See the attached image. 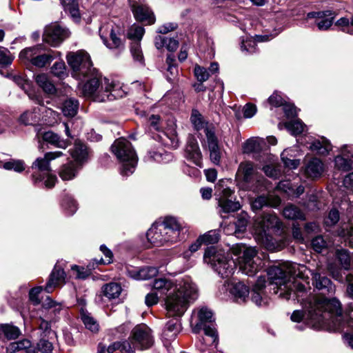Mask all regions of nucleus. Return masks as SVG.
Here are the masks:
<instances>
[{
	"label": "nucleus",
	"instance_id": "1",
	"mask_svg": "<svg viewBox=\"0 0 353 353\" xmlns=\"http://www.w3.org/2000/svg\"><path fill=\"white\" fill-rule=\"evenodd\" d=\"M268 276L270 283L275 284L274 293L286 300H289L291 293L288 290L295 289L298 296L307 297L309 274L312 276V285L323 294H333L335 286L325 276L308 269L305 265L292 262H285L279 266H272L268 269Z\"/></svg>",
	"mask_w": 353,
	"mask_h": 353
},
{
	"label": "nucleus",
	"instance_id": "2",
	"mask_svg": "<svg viewBox=\"0 0 353 353\" xmlns=\"http://www.w3.org/2000/svg\"><path fill=\"white\" fill-rule=\"evenodd\" d=\"M288 291L291 293L289 299H297L304 309L303 312L295 310L292 313L291 316L292 321L299 323L302 319H305L309 325L314 329H319L330 324L335 327L340 325L342 309L341 303L336 299H328L321 296H298L294 293V288Z\"/></svg>",
	"mask_w": 353,
	"mask_h": 353
},
{
	"label": "nucleus",
	"instance_id": "3",
	"mask_svg": "<svg viewBox=\"0 0 353 353\" xmlns=\"http://www.w3.org/2000/svg\"><path fill=\"white\" fill-rule=\"evenodd\" d=\"M83 79H86V81L79 83L80 93L94 101H112L125 95V92L119 83H115L106 78L102 79L101 75L97 70L88 73Z\"/></svg>",
	"mask_w": 353,
	"mask_h": 353
},
{
	"label": "nucleus",
	"instance_id": "4",
	"mask_svg": "<svg viewBox=\"0 0 353 353\" xmlns=\"http://www.w3.org/2000/svg\"><path fill=\"white\" fill-rule=\"evenodd\" d=\"M172 292L165 299V306L170 316H181L189 304L198 296L196 285L189 278L177 281Z\"/></svg>",
	"mask_w": 353,
	"mask_h": 353
},
{
	"label": "nucleus",
	"instance_id": "5",
	"mask_svg": "<svg viewBox=\"0 0 353 353\" xmlns=\"http://www.w3.org/2000/svg\"><path fill=\"white\" fill-rule=\"evenodd\" d=\"M203 261L222 278H229L236 268V263L230 252L213 246L205 250Z\"/></svg>",
	"mask_w": 353,
	"mask_h": 353
},
{
	"label": "nucleus",
	"instance_id": "6",
	"mask_svg": "<svg viewBox=\"0 0 353 353\" xmlns=\"http://www.w3.org/2000/svg\"><path fill=\"white\" fill-rule=\"evenodd\" d=\"M111 151L121 163V174L123 176L132 174L137 165L138 157L131 143L123 137L119 138L112 144Z\"/></svg>",
	"mask_w": 353,
	"mask_h": 353
},
{
	"label": "nucleus",
	"instance_id": "7",
	"mask_svg": "<svg viewBox=\"0 0 353 353\" xmlns=\"http://www.w3.org/2000/svg\"><path fill=\"white\" fill-rule=\"evenodd\" d=\"M237 259L239 270L250 276L254 275L262 267V261L257 256V250L254 247L245 245H236L232 248Z\"/></svg>",
	"mask_w": 353,
	"mask_h": 353
},
{
	"label": "nucleus",
	"instance_id": "8",
	"mask_svg": "<svg viewBox=\"0 0 353 353\" xmlns=\"http://www.w3.org/2000/svg\"><path fill=\"white\" fill-rule=\"evenodd\" d=\"M61 152H47L43 157L37 158L32 165L33 170L32 177L34 183L44 180L46 188H52L57 181L56 175L51 173L50 162L61 156Z\"/></svg>",
	"mask_w": 353,
	"mask_h": 353
},
{
	"label": "nucleus",
	"instance_id": "9",
	"mask_svg": "<svg viewBox=\"0 0 353 353\" xmlns=\"http://www.w3.org/2000/svg\"><path fill=\"white\" fill-rule=\"evenodd\" d=\"M282 223L274 213L263 214L256 223L254 227V238L268 249L274 248L270 230H280Z\"/></svg>",
	"mask_w": 353,
	"mask_h": 353
},
{
	"label": "nucleus",
	"instance_id": "10",
	"mask_svg": "<svg viewBox=\"0 0 353 353\" xmlns=\"http://www.w3.org/2000/svg\"><path fill=\"white\" fill-rule=\"evenodd\" d=\"M236 178L238 185L244 190L258 192L262 184L261 177L250 161L242 162L239 164Z\"/></svg>",
	"mask_w": 353,
	"mask_h": 353
},
{
	"label": "nucleus",
	"instance_id": "11",
	"mask_svg": "<svg viewBox=\"0 0 353 353\" xmlns=\"http://www.w3.org/2000/svg\"><path fill=\"white\" fill-rule=\"evenodd\" d=\"M67 61L72 70V77L79 80H83L88 73L96 70L92 67L90 55L84 50L69 52Z\"/></svg>",
	"mask_w": 353,
	"mask_h": 353
},
{
	"label": "nucleus",
	"instance_id": "12",
	"mask_svg": "<svg viewBox=\"0 0 353 353\" xmlns=\"http://www.w3.org/2000/svg\"><path fill=\"white\" fill-rule=\"evenodd\" d=\"M214 321L212 311L207 307H201L198 310L197 322L192 330L194 333H199L203 330L205 334L211 338V343H214L218 339Z\"/></svg>",
	"mask_w": 353,
	"mask_h": 353
},
{
	"label": "nucleus",
	"instance_id": "13",
	"mask_svg": "<svg viewBox=\"0 0 353 353\" xmlns=\"http://www.w3.org/2000/svg\"><path fill=\"white\" fill-rule=\"evenodd\" d=\"M70 34L69 30L65 27L58 23H52L45 28L43 40L50 46L57 47L68 38Z\"/></svg>",
	"mask_w": 353,
	"mask_h": 353
},
{
	"label": "nucleus",
	"instance_id": "14",
	"mask_svg": "<svg viewBox=\"0 0 353 353\" xmlns=\"http://www.w3.org/2000/svg\"><path fill=\"white\" fill-rule=\"evenodd\" d=\"M130 336L134 343V345L138 347V350H146L152 346L154 338L152 334L151 329L145 324H139L136 325L132 330Z\"/></svg>",
	"mask_w": 353,
	"mask_h": 353
},
{
	"label": "nucleus",
	"instance_id": "15",
	"mask_svg": "<svg viewBox=\"0 0 353 353\" xmlns=\"http://www.w3.org/2000/svg\"><path fill=\"white\" fill-rule=\"evenodd\" d=\"M216 193L218 205L219 208V213H230L239 210L241 205L239 201H235L234 196V192L230 188H223L217 190Z\"/></svg>",
	"mask_w": 353,
	"mask_h": 353
},
{
	"label": "nucleus",
	"instance_id": "16",
	"mask_svg": "<svg viewBox=\"0 0 353 353\" xmlns=\"http://www.w3.org/2000/svg\"><path fill=\"white\" fill-rule=\"evenodd\" d=\"M172 288L173 283L170 280L164 278L155 279L152 285V292L145 296L146 305L152 306L157 304L159 298L168 294Z\"/></svg>",
	"mask_w": 353,
	"mask_h": 353
},
{
	"label": "nucleus",
	"instance_id": "17",
	"mask_svg": "<svg viewBox=\"0 0 353 353\" xmlns=\"http://www.w3.org/2000/svg\"><path fill=\"white\" fill-rule=\"evenodd\" d=\"M118 27L114 28L112 22L103 24L99 28V34L103 43L110 49H119L123 47L122 40L117 37Z\"/></svg>",
	"mask_w": 353,
	"mask_h": 353
},
{
	"label": "nucleus",
	"instance_id": "18",
	"mask_svg": "<svg viewBox=\"0 0 353 353\" xmlns=\"http://www.w3.org/2000/svg\"><path fill=\"white\" fill-rule=\"evenodd\" d=\"M185 156L188 160L191 161L196 166L203 167L201 152L199 147L197 139L192 134H190L188 137Z\"/></svg>",
	"mask_w": 353,
	"mask_h": 353
},
{
	"label": "nucleus",
	"instance_id": "19",
	"mask_svg": "<svg viewBox=\"0 0 353 353\" xmlns=\"http://www.w3.org/2000/svg\"><path fill=\"white\" fill-rule=\"evenodd\" d=\"M205 137L206 140L203 137H201L203 139V146L208 148L211 161L215 165H219L222 151L217 137L215 134H205Z\"/></svg>",
	"mask_w": 353,
	"mask_h": 353
},
{
	"label": "nucleus",
	"instance_id": "20",
	"mask_svg": "<svg viewBox=\"0 0 353 353\" xmlns=\"http://www.w3.org/2000/svg\"><path fill=\"white\" fill-rule=\"evenodd\" d=\"M165 228L162 221L154 223L146 234L148 241L155 246H161L166 243H170L167 241L168 233L165 232Z\"/></svg>",
	"mask_w": 353,
	"mask_h": 353
},
{
	"label": "nucleus",
	"instance_id": "21",
	"mask_svg": "<svg viewBox=\"0 0 353 353\" xmlns=\"http://www.w3.org/2000/svg\"><path fill=\"white\" fill-rule=\"evenodd\" d=\"M163 227L165 228L167 241L170 243H176L179 240L181 232L183 230L182 224L179 221L173 216H168L162 221Z\"/></svg>",
	"mask_w": 353,
	"mask_h": 353
},
{
	"label": "nucleus",
	"instance_id": "22",
	"mask_svg": "<svg viewBox=\"0 0 353 353\" xmlns=\"http://www.w3.org/2000/svg\"><path fill=\"white\" fill-rule=\"evenodd\" d=\"M228 290L236 303H245L248 299L250 288L243 282L232 281L228 283Z\"/></svg>",
	"mask_w": 353,
	"mask_h": 353
},
{
	"label": "nucleus",
	"instance_id": "23",
	"mask_svg": "<svg viewBox=\"0 0 353 353\" xmlns=\"http://www.w3.org/2000/svg\"><path fill=\"white\" fill-rule=\"evenodd\" d=\"M335 166L341 170L349 171L353 168V146L345 145L341 154L335 157Z\"/></svg>",
	"mask_w": 353,
	"mask_h": 353
},
{
	"label": "nucleus",
	"instance_id": "24",
	"mask_svg": "<svg viewBox=\"0 0 353 353\" xmlns=\"http://www.w3.org/2000/svg\"><path fill=\"white\" fill-rule=\"evenodd\" d=\"M73 161L81 166H83L88 161L90 149L80 140H75L73 148L69 150Z\"/></svg>",
	"mask_w": 353,
	"mask_h": 353
},
{
	"label": "nucleus",
	"instance_id": "25",
	"mask_svg": "<svg viewBox=\"0 0 353 353\" xmlns=\"http://www.w3.org/2000/svg\"><path fill=\"white\" fill-rule=\"evenodd\" d=\"M41 136H38L39 141L41 139L43 142L50 145L65 148L70 143L71 139H74L71 134H40Z\"/></svg>",
	"mask_w": 353,
	"mask_h": 353
},
{
	"label": "nucleus",
	"instance_id": "26",
	"mask_svg": "<svg viewBox=\"0 0 353 353\" xmlns=\"http://www.w3.org/2000/svg\"><path fill=\"white\" fill-rule=\"evenodd\" d=\"M65 273L61 265L57 263L45 287V290L48 293L52 292L55 288L65 283Z\"/></svg>",
	"mask_w": 353,
	"mask_h": 353
},
{
	"label": "nucleus",
	"instance_id": "27",
	"mask_svg": "<svg viewBox=\"0 0 353 353\" xmlns=\"http://www.w3.org/2000/svg\"><path fill=\"white\" fill-rule=\"evenodd\" d=\"M305 175L310 179L320 177L324 171V165L318 158H312L305 163L303 168Z\"/></svg>",
	"mask_w": 353,
	"mask_h": 353
},
{
	"label": "nucleus",
	"instance_id": "28",
	"mask_svg": "<svg viewBox=\"0 0 353 353\" xmlns=\"http://www.w3.org/2000/svg\"><path fill=\"white\" fill-rule=\"evenodd\" d=\"M82 166L70 160L60 167L59 175L63 181H70L77 176Z\"/></svg>",
	"mask_w": 353,
	"mask_h": 353
},
{
	"label": "nucleus",
	"instance_id": "29",
	"mask_svg": "<svg viewBox=\"0 0 353 353\" xmlns=\"http://www.w3.org/2000/svg\"><path fill=\"white\" fill-rule=\"evenodd\" d=\"M132 12L135 19L147 24H152L155 21L153 12L145 5H134Z\"/></svg>",
	"mask_w": 353,
	"mask_h": 353
},
{
	"label": "nucleus",
	"instance_id": "30",
	"mask_svg": "<svg viewBox=\"0 0 353 353\" xmlns=\"http://www.w3.org/2000/svg\"><path fill=\"white\" fill-rule=\"evenodd\" d=\"M181 329V323L178 319L168 321L163 330L162 339L168 343L174 340Z\"/></svg>",
	"mask_w": 353,
	"mask_h": 353
},
{
	"label": "nucleus",
	"instance_id": "31",
	"mask_svg": "<svg viewBox=\"0 0 353 353\" xmlns=\"http://www.w3.org/2000/svg\"><path fill=\"white\" fill-rule=\"evenodd\" d=\"M280 203L281 199L278 196H259L252 202V208L254 210H259L264 206L276 208L279 206Z\"/></svg>",
	"mask_w": 353,
	"mask_h": 353
},
{
	"label": "nucleus",
	"instance_id": "32",
	"mask_svg": "<svg viewBox=\"0 0 353 353\" xmlns=\"http://www.w3.org/2000/svg\"><path fill=\"white\" fill-rule=\"evenodd\" d=\"M44 109V105H40L34 108L32 110L26 111L20 117V122L24 125H35L39 123L41 118V111Z\"/></svg>",
	"mask_w": 353,
	"mask_h": 353
},
{
	"label": "nucleus",
	"instance_id": "33",
	"mask_svg": "<svg viewBox=\"0 0 353 353\" xmlns=\"http://www.w3.org/2000/svg\"><path fill=\"white\" fill-rule=\"evenodd\" d=\"M152 139L161 145L173 149L177 148L180 143L177 134H154Z\"/></svg>",
	"mask_w": 353,
	"mask_h": 353
},
{
	"label": "nucleus",
	"instance_id": "34",
	"mask_svg": "<svg viewBox=\"0 0 353 353\" xmlns=\"http://www.w3.org/2000/svg\"><path fill=\"white\" fill-rule=\"evenodd\" d=\"M60 55L61 53L57 51H49L48 53L41 54V50H39L32 65L37 68H43L50 64L56 57Z\"/></svg>",
	"mask_w": 353,
	"mask_h": 353
},
{
	"label": "nucleus",
	"instance_id": "35",
	"mask_svg": "<svg viewBox=\"0 0 353 353\" xmlns=\"http://www.w3.org/2000/svg\"><path fill=\"white\" fill-rule=\"evenodd\" d=\"M39 50H41L40 46L26 48L20 52L19 59L25 65H32Z\"/></svg>",
	"mask_w": 353,
	"mask_h": 353
},
{
	"label": "nucleus",
	"instance_id": "36",
	"mask_svg": "<svg viewBox=\"0 0 353 353\" xmlns=\"http://www.w3.org/2000/svg\"><path fill=\"white\" fill-rule=\"evenodd\" d=\"M278 129L280 131L286 130L291 132H303L308 130L307 125L299 119L290 122L279 123Z\"/></svg>",
	"mask_w": 353,
	"mask_h": 353
},
{
	"label": "nucleus",
	"instance_id": "37",
	"mask_svg": "<svg viewBox=\"0 0 353 353\" xmlns=\"http://www.w3.org/2000/svg\"><path fill=\"white\" fill-rule=\"evenodd\" d=\"M35 81L38 86L43 91L49 94H53L56 92V88L53 83L50 80L46 74H39L35 77Z\"/></svg>",
	"mask_w": 353,
	"mask_h": 353
},
{
	"label": "nucleus",
	"instance_id": "38",
	"mask_svg": "<svg viewBox=\"0 0 353 353\" xmlns=\"http://www.w3.org/2000/svg\"><path fill=\"white\" fill-rule=\"evenodd\" d=\"M190 121L196 130H203L205 132H212L208 127V122L205 121L202 114L197 110L193 109L192 110Z\"/></svg>",
	"mask_w": 353,
	"mask_h": 353
},
{
	"label": "nucleus",
	"instance_id": "39",
	"mask_svg": "<svg viewBox=\"0 0 353 353\" xmlns=\"http://www.w3.org/2000/svg\"><path fill=\"white\" fill-rule=\"evenodd\" d=\"M265 143L263 140L256 137L249 139L243 145L245 153L259 152L263 150Z\"/></svg>",
	"mask_w": 353,
	"mask_h": 353
},
{
	"label": "nucleus",
	"instance_id": "40",
	"mask_svg": "<svg viewBox=\"0 0 353 353\" xmlns=\"http://www.w3.org/2000/svg\"><path fill=\"white\" fill-rule=\"evenodd\" d=\"M121 291V286L117 283H109L102 287L103 294L109 299L118 298Z\"/></svg>",
	"mask_w": 353,
	"mask_h": 353
},
{
	"label": "nucleus",
	"instance_id": "41",
	"mask_svg": "<svg viewBox=\"0 0 353 353\" xmlns=\"http://www.w3.org/2000/svg\"><path fill=\"white\" fill-rule=\"evenodd\" d=\"M283 215L288 219H305L304 213L297 206L292 204H289L284 208Z\"/></svg>",
	"mask_w": 353,
	"mask_h": 353
},
{
	"label": "nucleus",
	"instance_id": "42",
	"mask_svg": "<svg viewBox=\"0 0 353 353\" xmlns=\"http://www.w3.org/2000/svg\"><path fill=\"white\" fill-rule=\"evenodd\" d=\"M336 256L344 269L349 270L353 268V259L347 250L343 249L337 250Z\"/></svg>",
	"mask_w": 353,
	"mask_h": 353
},
{
	"label": "nucleus",
	"instance_id": "43",
	"mask_svg": "<svg viewBox=\"0 0 353 353\" xmlns=\"http://www.w3.org/2000/svg\"><path fill=\"white\" fill-rule=\"evenodd\" d=\"M79 101L74 99L65 100L62 106V112L66 117H74L77 113Z\"/></svg>",
	"mask_w": 353,
	"mask_h": 353
},
{
	"label": "nucleus",
	"instance_id": "44",
	"mask_svg": "<svg viewBox=\"0 0 353 353\" xmlns=\"http://www.w3.org/2000/svg\"><path fill=\"white\" fill-rule=\"evenodd\" d=\"M148 156L151 160H153L158 163H165L170 161L172 159V154L164 150L150 151L148 152Z\"/></svg>",
	"mask_w": 353,
	"mask_h": 353
},
{
	"label": "nucleus",
	"instance_id": "45",
	"mask_svg": "<svg viewBox=\"0 0 353 353\" xmlns=\"http://www.w3.org/2000/svg\"><path fill=\"white\" fill-rule=\"evenodd\" d=\"M61 1L65 10L70 12L74 21H79L80 19V13L78 4L76 3L75 0H70L67 1V2L65 0H61Z\"/></svg>",
	"mask_w": 353,
	"mask_h": 353
},
{
	"label": "nucleus",
	"instance_id": "46",
	"mask_svg": "<svg viewBox=\"0 0 353 353\" xmlns=\"http://www.w3.org/2000/svg\"><path fill=\"white\" fill-rule=\"evenodd\" d=\"M144 33L145 29L142 26L133 24L128 31V37L132 41L140 42Z\"/></svg>",
	"mask_w": 353,
	"mask_h": 353
},
{
	"label": "nucleus",
	"instance_id": "47",
	"mask_svg": "<svg viewBox=\"0 0 353 353\" xmlns=\"http://www.w3.org/2000/svg\"><path fill=\"white\" fill-rule=\"evenodd\" d=\"M0 331L8 339H15L21 334V331L17 326L9 324L0 325Z\"/></svg>",
	"mask_w": 353,
	"mask_h": 353
},
{
	"label": "nucleus",
	"instance_id": "48",
	"mask_svg": "<svg viewBox=\"0 0 353 353\" xmlns=\"http://www.w3.org/2000/svg\"><path fill=\"white\" fill-rule=\"evenodd\" d=\"M31 346V343L28 339H23L21 341L11 343L7 347L8 353H14L16 352L29 349Z\"/></svg>",
	"mask_w": 353,
	"mask_h": 353
},
{
	"label": "nucleus",
	"instance_id": "49",
	"mask_svg": "<svg viewBox=\"0 0 353 353\" xmlns=\"http://www.w3.org/2000/svg\"><path fill=\"white\" fill-rule=\"evenodd\" d=\"M204 244H214L220 239V232L218 230H212L199 236Z\"/></svg>",
	"mask_w": 353,
	"mask_h": 353
},
{
	"label": "nucleus",
	"instance_id": "50",
	"mask_svg": "<svg viewBox=\"0 0 353 353\" xmlns=\"http://www.w3.org/2000/svg\"><path fill=\"white\" fill-rule=\"evenodd\" d=\"M41 113L43 114L42 119L50 125H52L57 123L59 119V113L51 108H47L44 106V109L41 111Z\"/></svg>",
	"mask_w": 353,
	"mask_h": 353
},
{
	"label": "nucleus",
	"instance_id": "51",
	"mask_svg": "<svg viewBox=\"0 0 353 353\" xmlns=\"http://www.w3.org/2000/svg\"><path fill=\"white\" fill-rule=\"evenodd\" d=\"M3 168L8 170H14L17 172H21L25 170V163L21 160L12 159L3 163Z\"/></svg>",
	"mask_w": 353,
	"mask_h": 353
},
{
	"label": "nucleus",
	"instance_id": "52",
	"mask_svg": "<svg viewBox=\"0 0 353 353\" xmlns=\"http://www.w3.org/2000/svg\"><path fill=\"white\" fill-rule=\"evenodd\" d=\"M310 148L312 151H316L319 154H325L327 153L330 150H331L332 145L330 143L327 142H321L319 141H315L310 144Z\"/></svg>",
	"mask_w": 353,
	"mask_h": 353
},
{
	"label": "nucleus",
	"instance_id": "53",
	"mask_svg": "<svg viewBox=\"0 0 353 353\" xmlns=\"http://www.w3.org/2000/svg\"><path fill=\"white\" fill-rule=\"evenodd\" d=\"M81 319L85 327L91 332H96L99 330V324L89 314L82 312Z\"/></svg>",
	"mask_w": 353,
	"mask_h": 353
},
{
	"label": "nucleus",
	"instance_id": "54",
	"mask_svg": "<svg viewBox=\"0 0 353 353\" xmlns=\"http://www.w3.org/2000/svg\"><path fill=\"white\" fill-rule=\"evenodd\" d=\"M338 235L344 238L349 246L353 248V228L345 225L338 230Z\"/></svg>",
	"mask_w": 353,
	"mask_h": 353
},
{
	"label": "nucleus",
	"instance_id": "55",
	"mask_svg": "<svg viewBox=\"0 0 353 353\" xmlns=\"http://www.w3.org/2000/svg\"><path fill=\"white\" fill-rule=\"evenodd\" d=\"M248 223V214L245 212H241L235 223V233H241L245 230Z\"/></svg>",
	"mask_w": 353,
	"mask_h": 353
},
{
	"label": "nucleus",
	"instance_id": "56",
	"mask_svg": "<svg viewBox=\"0 0 353 353\" xmlns=\"http://www.w3.org/2000/svg\"><path fill=\"white\" fill-rule=\"evenodd\" d=\"M336 14L332 12V15L326 16L325 18H321L316 21V24L318 29L321 31L327 30L333 24Z\"/></svg>",
	"mask_w": 353,
	"mask_h": 353
},
{
	"label": "nucleus",
	"instance_id": "57",
	"mask_svg": "<svg viewBox=\"0 0 353 353\" xmlns=\"http://www.w3.org/2000/svg\"><path fill=\"white\" fill-rule=\"evenodd\" d=\"M63 207L68 214H73L77 210V201L70 195L65 196L63 200Z\"/></svg>",
	"mask_w": 353,
	"mask_h": 353
},
{
	"label": "nucleus",
	"instance_id": "58",
	"mask_svg": "<svg viewBox=\"0 0 353 353\" xmlns=\"http://www.w3.org/2000/svg\"><path fill=\"white\" fill-rule=\"evenodd\" d=\"M95 263L93 262L92 264H89L87 268H84L83 267H79L77 265H74L72 268V270L77 272L76 277L78 279H85L87 278L91 273V270L95 268Z\"/></svg>",
	"mask_w": 353,
	"mask_h": 353
},
{
	"label": "nucleus",
	"instance_id": "59",
	"mask_svg": "<svg viewBox=\"0 0 353 353\" xmlns=\"http://www.w3.org/2000/svg\"><path fill=\"white\" fill-rule=\"evenodd\" d=\"M130 52L133 59L141 63L143 61V55L141 48V43L139 41H132L130 45Z\"/></svg>",
	"mask_w": 353,
	"mask_h": 353
},
{
	"label": "nucleus",
	"instance_id": "60",
	"mask_svg": "<svg viewBox=\"0 0 353 353\" xmlns=\"http://www.w3.org/2000/svg\"><path fill=\"white\" fill-rule=\"evenodd\" d=\"M100 250L105 256V259H101L99 261L96 259L94 260V263L97 265L99 264H109L111 263L113 261V254L112 252L108 249L105 245H101L100 246Z\"/></svg>",
	"mask_w": 353,
	"mask_h": 353
},
{
	"label": "nucleus",
	"instance_id": "61",
	"mask_svg": "<svg viewBox=\"0 0 353 353\" xmlns=\"http://www.w3.org/2000/svg\"><path fill=\"white\" fill-rule=\"evenodd\" d=\"M268 103L273 107H283L287 100L282 97L281 94L275 91L268 99Z\"/></svg>",
	"mask_w": 353,
	"mask_h": 353
},
{
	"label": "nucleus",
	"instance_id": "62",
	"mask_svg": "<svg viewBox=\"0 0 353 353\" xmlns=\"http://www.w3.org/2000/svg\"><path fill=\"white\" fill-rule=\"evenodd\" d=\"M339 212L336 209H332L327 216L324 219V224L326 227H332L336 225L339 221Z\"/></svg>",
	"mask_w": 353,
	"mask_h": 353
},
{
	"label": "nucleus",
	"instance_id": "63",
	"mask_svg": "<svg viewBox=\"0 0 353 353\" xmlns=\"http://www.w3.org/2000/svg\"><path fill=\"white\" fill-rule=\"evenodd\" d=\"M139 272L140 280H147L155 276L158 274L157 268L154 267L145 266L141 268Z\"/></svg>",
	"mask_w": 353,
	"mask_h": 353
},
{
	"label": "nucleus",
	"instance_id": "64",
	"mask_svg": "<svg viewBox=\"0 0 353 353\" xmlns=\"http://www.w3.org/2000/svg\"><path fill=\"white\" fill-rule=\"evenodd\" d=\"M137 349L138 350V347L134 345L131 336H129L128 340L121 342V353H134Z\"/></svg>",
	"mask_w": 353,
	"mask_h": 353
}]
</instances>
